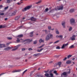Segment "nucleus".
<instances>
[{
    "label": "nucleus",
    "mask_w": 77,
    "mask_h": 77,
    "mask_svg": "<svg viewBox=\"0 0 77 77\" xmlns=\"http://www.w3.org/2000/svg\"><path fill=\"white\" fill-rule=\"evenodd\" d=\"M75 35H73L72 37H71L70 39L72 41H73V40H75Z\"/></svg>",
    "instance_id": "obj_7"
},
{
    "label": "nucleus",
    "mask_w": 77,
    "mask_h": 77,
    "mask_svg": "<svg viewBox=\"0 0 77 77\" xmlns=\"http://www.w3.org/2000/svg\"><path fill=\"white\" fill-rule=\"evenodd\" d=\"M0 15H4V13H1V14H0Z\"/></svg>",
    "instance_id": "obj_49"
},
{
    "label": "nucleus",
    "mask_w": 77,
    "mask_h": 77,
    "mask_svg": "<svg viewBox=\"0 0 77 77\" xmlns=\"http://www.w3.org/2000/svg\"><path fill=\"white\" fill-rule=\"evenodd\" d=\"M44 47V45H42L41 46L38 47L37 48H42V47Z\"/></svg>",
    "instance_id": "obj_22"
},
{
    "label": "nucleus",
    "mask_w": 77,
    "mask_h": 77,
    "mask_svg": "<svg viewBox=\"0 0 77 77\" xmlns=\"http://www.w3.org/2000/svg\"><path fill=\"white\" fill-rule=\"evenodd\" d=\"M66 59H67V58L66 57H65L63 59V60H66Z\"/></svg>",
    "instance_id": "obj_56"
},
{
    "label": "nucleus",
    "mask_w": 77,
    "mask_h": 77,
    "mask_svg": "<svg viewBox=\"0 0 77 77\" xmlns=\"http://www.w3.org/2000/svg\"><path fill=\"white\" fill-rule=\"evenodd\" d=\"M69 71L67 72V73L66 72H64L61 74V76H62V75H66V74H70V69H69Z\"/></svg>",
    "instance_id": "obj_5"
},
{
    "label": "nucleus",
    "mask_w": 77,
    "mask_h": 77,
    "mask_svg": "<svg viewBox=\"0 0 77 77\" xmlns=\"http://www.w3.org/2000/svg\"><path fill=\"white\" fill-rule=\"evenodd\" d=\"M33 32H31L30 34H31L30 36L31 37H32L33 36Z\"/></svg>",
    "instance_id": "obj_31"
},
{
    "label": "nucleus",
    "mask_w": 77,
    "mask_h": 77,
    "mask_svg": "<svg viewBox=\"0 0 77 77\" xmlns=\"http://www.w3.org/2000/svg\"><path fill=\"white\" fill-rule=\"evenodd\" d=\"M52 30H54V28H53L52 29H51Z\"/></svg>",
    "instance_id": "obj_62"
},
{
    "label": "nucleus",
    "mask_w": 77,
    "mask_h": 77,
    "mask_svg": "<svg viewBox=\"0 0 77 77\" xmlns=\"http://www.w3.org/2000/svg\"><path fill=\"white\" fill-rule=\"evenodd\" d=\"M5 73H2L1 74H0V76H2V75H3V74H4Z\"/></svg>",
    "instance_id": "obj_57"
},
{
    "label": "nucleus",
    "mask_w": 77,
    "mask_h": 77,
    "mask_svg": "<svg viewBox=\"0 0 77 77\" xmlns=\"http://www.w3.org/2000/svg\"><path fill=\"white\" fill-rule=\"evenodd\" d=\"M17 4H18L19 5H20V4H21V3H19V2H18L17 3Z\"/></svg>",
    "instance_id": "obj_59"
},
{
    "label": "nucleus",
    "mask_w": 77,
    "mask_h": 77,
    "mask_svg": "<svg viewBox=\"0 0 77 77\" xmlns=\"http://www.w3.org/2000/svg\"><path fill=\"white\" fill-rule=\"evenodd\" d=\"M44 32H45V33H47V31L46 30H45L44 31Z\"/></svg>",
    "instance_id": "obj_55"
},
{
    "label": "nucleus",
    "mask_w": 77,
    "mask_h": 77,
    "mask_svg": "<svg viewBox=\"0 0 77 77\" xmlns=\"http://www.w3.org/2000/svg\"><path fill=\"white\" fill-rule=\"evenodd\" d=\"M69 11H70V13H72V12H74V9H72L70 10Z\"/></svg>",
    "instance_id": "obj_23"
},
{
    "label": "nucleus",
    "mask_w": 77,
    "mask_h": 77,
    "mask_svg": "<svg viewBox=\"0 0 77 77\" xmlns=\"http://www.w3.org/2000/svg\"><path fill=\"white\" fill-rule=\"evenodd\" d=\"M38 42V40H35L34 42V44H36L37 42Z\"/></svg>",
    "instance_id": "obj_29"
},
{
    "label": "nucleus",
    "mask_w": 77,
    "mask_h": 77,
    "mask_svg": "<svg viewBox=\"0 0 77 77\" xmlns=\"http://www.w3.org/2000/svg\"><path fill=\"white\" fill-rule=\"evenodd\" d=\"M62 9H63V6L61 5L60 6L59 8L55 9V10H56V11H57V10H62Z\"/></svg>",
    "instance_id": "obj_6"
},
{
    "label": "nucleus",
    "mask_w": 77,
    "mask_h": 77,
    "mask_svg": "<svg viewBox=\"0 0 77 77\" xmlns=\"http://www.w3.org/2000/svg\"><path fill=\"white\" fill-rule=\"evenodd\" d=\"M68 43H67L66 44H63L61 47V49H64L65 47H66V46H68Z\"/></svg>",
    "instance_id": "obj_3"
},
{
    "label": "nucleus",
    "mask_w": 77,
    "mask_h": 77,
    "mask_svg": "<svg viewBox=\"0 0 77 77\" xmlns=\"http://www.w3.org/2000/svg\"><path fill=\"white\" fill-rule=\"evenodd\" d=\"M26 50V49L24 48H23L22 49V51H24Z\"/></svg>",
    "instance_id": "obj_45"
},
{
    "label": "nucleus",
    "mask_w": 77,
    "mask_h": 77,
    "mask_svg": "<svg viewBox=\"0 0 77 77\" xmlns=\"http://www.w3.org/2000/svg\"><path fill=\"white\" fill-rule=\"evenodd\" d=\"M11 47H8L7 48H5V49H4L5 50H10V49H11Z\"/></svg>",
    "instance_id": "obj_15"
},
{
    "label": "nucleus",
    "mask_w": 77,
    "mask_h": 77,
    "mask_svg": "<svg viewBox=\"0 0 77 77\" xmlns=\"http://www.w3.org/2000/svg\"><path fill=\"white\" fill-rule=\"evenodd\" d=\"M23 35L22 34L19 35L17 36V37L18 38H21L23 37Z\"/></svg>",
    "instance_id": "obj_25"
},
{
    "label": "nucleus",
    "mask_w": 77,
    "mask_h": 77,
    "mask_svg": "<svg viewBox=\"0 0 77 77\" xmlns=\"http://www.w3.org/2000/svg\"><path fill=\"white\" fill-rule=\"evenodd\" d=\"M58 64L59 66H60V65L61 64V63L60 62H59L58 63Z\"/></svg>",
    "instance_id": "obj_46"
},
{
    "label": "nucleus",
    "mask_w": 77,
    "mask_h": 77,
    "mask_svg": "<svg viewBox=\"0 0 77 77\" xmlns=\"http://www.w3.org/2000/svg\"><path fill=\"white\" fill-rule=\"evenodd\" d=\"M59 42V40H58L57 41H56V42H54V44H56V43H57V42Z\"/></svg>",
    "instance_id": "obj_39"
},
{
    "label": "nucleus",
    "mask_w": 77,
    "mask_h": 77,
    "mask_svg": "<svg viewBox=\"0 0 77 77\" xmlns=\"http://www.w3.org/2000/svg\"><path fill=\"white\" fill-rule=\"evenodd\" d=\"M17 50V48H14V49H13L12 50V51H15V50Z\"/></svg>",
    "instance_id": "obj_37"
},
{
    "label": "nucleus",
    "mask_w": 77,
    "mask_h": 77,
    "mask_svg": "<svg viewBox=\"0 0 77 77\" xmlns=\"http://www.w3.org/2000/svg\"><path fill=\"white\" fill-rule=\"evenodd\" d=\"M72 56V55H69L67 57V58H69V57H71Z\"/></svg>",
    "instance_id": "obj_34"
},
{
    "label": "nucleus",
    "mask_w": 77,
    "mask_h": 77,
    "mask_svg": "<svg viewBox=\"0 0 77 77\" xmlns=\"http://www.w3.org/2000/svg\"><path fill=\"white\" fill-rule=\"evenodd\" d=\"M20 46H21V45H18L15 46L14 47L15 48H16L17 49H18V48H19V47H20Z\"/></svg>",
    "instance_id": "obj_18"
},
{
    "label": "nucleus",
    "mask_w": 77,
    "mask_h": 77,
    "mask_svg": "<svg viewBox=\"0 0 77 77\" xmlns=\"http://www.w3.org/2000/svg\"><path fill=\"white\" fill-rule=\"evenodd\" d=\"M54 74H55L56 75H58V73H57V71L56 70L54 71Z\"/></svg>",
    "instance_id": "obj_26"
},
{
    "label": "nucleus",
    "mask_w": 77,
    "mask_h": 77,
    "mask_svg": "<svg viewBox=\"0 0 77 77\" xmlns=\"http://www.w3.org/2000/svg\"><path fill=\"white\" fill-rule=\"evenodd\" d=\"M72 30V27L71 26H70L69 28V32H71Z\"/></svg>",
    "instance_id": "obj_17"
},
{
    "label": "nucleus",
    "mask_w": 77,
    "mask_h": 77,
    "mask_svg": "<svg viewBox=\"0 0 77 77\" xmlns=\"http://www.w3.org/2000/svg\"><path fill=\"white\" fill-rule=\"evenodd\" d=\"M25 61H26V62H27V60H25Z\"/></svg>",
    "instance_id": "obj_64"
},
{
    "label": "nucleus",
    "mask_w": 77,
    "mask_h": 77,
    "mask_svg": "<svg viewBox=\"0 0 77 77\" xmlns=\"http://www.w3.org/2000/svg\"><path fill=\"white\" fill-rule=\"evenodd\" d=\"M44 48H42L40 49H38L37 50V51L38 52H41V51H42V50H44Z\"/></svg>",
    "instance_id": "obj_12"
},
{
    "label": "nucleus",
    "mask_w": 77,
    "mask_h": 77,
    "mask_svg": "<svg viewBox=\"0 0 77 77\" xmlns=\"http://www.w3.org/2000/svg\"><path fill=\"white\" fill-rule=\"evenodd\" d=\"M51 72H52V71H51V70H50V71H49V73H51Z\"/></svg>",
    "instance_id": "obj_60"
},
{
    "label": "nucleus",
    "mask_w": 77,
    "mask_h": 77,
    "mask_svg": "<svg viewBox=\"0 0 77 77\" xmlns=\"http://www.w3.org/2000/svg\"><path fill=\"white\" fill-rule=\"evenodd\" d=\"M34 56H38V54H34Z\"/></svg>",
    "instance_id": "obj_47"
},
{
    "label": "nucleus",
    "mask_w": 77,
    "mask_h": 77,
    "mask_svg": "<svg viewBox=\"0 0 77 77\" xmlns=\"http://www.w3.org/2000/svg\"><path fill=\"white\" fill-rule=\"evenodd\" d=\"M50 76H50V77H54L53 74L52 73H50Z\"/></svg>",
    "instance_id": "obj_30"
},
{
    "label": "nucleus",
    "mask_w": 77,
    "mask_h": 77,
    "mask_svg": "<svg viewBox=\"0 0 77 77\" xmlns=\"http://www.w3.org/2000/svg\"><path fill=\"white\" fill-rule=\"evenodd\" d=\"M27 71V69H26L25 71H24L23 72V74H24V73H25V72H26V71Z\"/></svg>",
    "instance_id": "obj_43"
},
{
    "label": "nucleus",
    "mask_w": 77,
    "mask_h": 77,
    "mask_svg": "<svg viewBox=\"0 0 77 77\" xmlns=\"http://www.w3.org/2000/svg\"><path fill=\"white\" fill-rule=\"evenodd\" d=\"M56 32V33L57 35H59V31H58V30H57Z\"/></svg>",
    "instance_id": "obj_32"
},
{
    "label": "nucleus",
    "mask_w": 77,
    "mask_h": 77,
    "mask_svg": "<svg viewBox=\"0 0 77 77\" xmlns=\"http://www.w3.org/2000/svg\"><path fill=\"white\" fill-rule=\"evenodd\" d=\"M32 8V6H28L26 7L25 8H23L22 10V11H27V10H28L29 9H30V8Z\"/></svg>",
    "instance_id": "obj_2"
},
{
    "label": "nucleus",
    "mask_w": 77,
    "mask_h": 77,
    "mask_svg": "<svg viewBox=\"0 0 77 77\" xmlns=\"http://www.w3.org/2000/svg\"><path fill=\"white\" fill-rule=\"evenodd\" d=\"M22 27V26H19L18 27L17 29H16V30H19V29H21V28Z\"/></svg>",
    "instance_id": "obj_27"
},
{
    "label": "nucleus",
    "mask_w": 77,
    "mask_h": 77,
    "mask_svg": "<svg viewBox=\"0 0 77 77\" xmlns=\"http://www.w3.org/2000/svg\"><path fill=\"white\" fill-rule=\"evenodd\" d=\"M50 39V38L48 36V35L46 36L45 38V40L46 41H48L49 40V39Z\"/></svg>",
    "instance_id": "obj_21"
},
{
    "label": "nucleus",
    "mask_w": 77,
    "mask_h": 77,
    "mask_svg": "<svg viewBox=\"0 0 77 77\" xmlns=\"http://www.w3.org/2000/svg\"><path fill=\"white\" fill-rule=\"evenodd\" d=\"M12 0H7V2L8 3H9L11 2H12Z\"/></svg>",
    "instance_id": "obj_28"
},
{
    "label": "nucleus",
    "mask_w": 77,
    "mask_h": 77,
    "mask_svg": "<svg viewBox=\"0 0 77 77\" xmlns=\"http://www.w3.org/2000/svg\"><path fill=\"white\" fill-rule=\"evenodd\" d=\"M41 3V1H39L37 3Z\"/></svg>",
    "instance_id": "obj_52"
},
{
    "label": "nucleus",
    "mask_w": 77,
    "mask_h": 77,
    "mask_svg": "<svg viewBox=\"0 0 77 77\" xmlns=\"http://www.w3.org/2000/svg\"><path fill=\"white\" fill-rule=\"evenodd\" d=\"M7 39H8V40H11V39H12V38L11 37H8Z\"/></svg>",
    "instance_id": "obj_35"
},
{
    "label": "nucleus",
    "mask_w": 77,
    "mask_h": 77,
    "mask_svg": "<svg viewBox=\"0 0 77 77\" xmlns=\"http://www.w3.org/2000/svg\"><path fill=\"white\" fill-rule=\"evenodd\" d=\"M5 47V45L4 44H0V48H3Z\"/></svg>",
    "instance_id": "obj_14"
},
{
    "label": "nucleus",
    "mask_w": 77,
    "mask_h": 77,
    "mask_svg": "<svg viewBox=\"0 0 77 77\" xmlns=\"http://www.w3.org/2000/svg\"><path fill=\"white\" fill-rule=\"evenodd\" d=\"M21 70H15L14 71H13L12 72L13 73H14V72H20V71H21Z\"/></svg>",
    "instance_id": "obj_10"
},
{
    "label": "nucleus",
    "mask_w": 77,
    "mask_h": 77,
    "mask_svg": "<svg viewBox=\"0 0 77 77\" xmlns=\"http://www.w3.org/2000/svg\"><path fill=\"white\" fill-rule=\"evenodd\" d=\"M45 11L46 12H47L48 11V9L47 8L45 9Z\"/></svg>",
    "instance_id": "obj_41"
},
{
    "label": "nucleus",
    "mask_w": 77,
    "mask_h": 77,
    "mask_svg": "<svg viewBox=\"0 0 77 77\" xmlns=\"http://www.w3.org/2000/svg\"><path fill=\"white\" fill-rule=\"evenodd\" d=\"M11 44V42L7 43L6 44V45H9V44Z\"/></svg>",
    "instance_id": "obj_50"
},
{
    "label": "nucleus",
    "mask_w": 77,
    "mask_h": 77,
    "mask_svg": "<svg viewBox=\"0 0 77 77\" xmlns=\"http://www.w3.org/2000/svg\"><path fill=\"white\" fill-rule=\"evenodd\" d=\"M3 8V6L2 5H0V9H1V8Z\"/></svg>",
    "instance_id": "obj_51"
},
{
    "label": "nucleus",
    "mask_w": 77,
    "mask_h": 77,
    "mask_svg": "<svg viewBox=\"0 0 77 77\" xmlns=\"http://www.w3.org/2000/svg\"><path fill=\"white\" fill-rule=\"evenodd\" d=\"M66 63L67 64H70L71 63V61H67Z\"/></svg>",
    "instance_id": "obj_24"
},
{
    "label": "nucleus",
    "mask_w": 77,
    "mask_h": 77,
    "mask_svg": "<svg viewBox=\"0 0 77 77\" xmlns=\"http://www.w3.org/2000/svg\"><path fill=\"white\" fill-rule=\"evenodd\" d=\"M48 29L49 30H51V26H48Z\"/></svg>",
    "instance_id": "obj_38"
},
{
    "label": "nucleus",
    "mask_w": 77,
    "mask_h": 77,
    "mask_svg": "<svg viewBox=\"0 0 77 77\" xmlns=\"http://www.w3.org/2000/svg\"><path fill=\"white\" fill-rule=\"evenodd\" d=\"M48 71H49V70H48L47 71H45V73H47V72H48Z\"/></svg>",
    "instance_id": "obj_54"
},
{
    "label": "nucleus",
    "mask_w": 77,
    "mask_h": 77,
    "mask_svg": "<svg viewBox=\"0 0 77 77\" xmlns=\"http://www.w3.org/2000/svg\"><path fill=\"white\" fill-rule=\"evenodd\" d=\"M49 37V38L50 39L51 38H52L53 37V34H49L47 35Z\"/></svg>",
    "instance_id": "obj_8"
},
{
    "label": "nucleus",
    "mask_w": 77,
    "mask_h": 77,
    "mask_svg": "<svg viewBox=\"0 0 77 77\" xmlns=\"http://www.w3.org/2000/svg\"><path fill=\"white\" fill-rule=\"evenodd\" d=\"M16 14V12H14L13 13H10V16H13V15H15Z\"/></svg>",
    "instance_id": "obj_13"
},
{
    "label": "nucleus",
    "mask_w": 77,
    "mask_h": 77,
    "mask_svg": "<svg viewBox=\"0 0 77 77\" xmlns=\"http://www.w3.org/2000/svg\"><path fill=\"white\" fill-rule=\"evenodd\" d=\"M17 42H20V41L21 40H22L21 41V42L23 43V42H26L25 43V44H26L27 43H29L30 42H31V41H32V40H30V39H25L24 40H23V39H20V40L19 39L17 38Z\"/></svg>",
    "instance_id": "obj_1"
},
{
    "label": "nucleus",
    "mask_w": 77,
    "mask_h": 77,
    "mask_svg": "<svg viewBox=\"0 0 77 77\" xmlns=\"http://www.w3.org/2000/svg\"><path fill=\"white\" fill-rule=\"evenodd\" d=\"M20 18V16H18L15 17V20H18V19H19Z\"/></svg>",
    "instance_id": "obj_16"
},
{
    "label": "nucleus",
    "mask_w": 77,
    "mask_h": 77,
    "mask_svg": "<svg viewBox=\"0 0 77 77\" xmlns=\"http://www.w3.org/2000/svg\"><path fill=\"white\" fill-rule=\"evenodd\" d=\"M30 20L31 21H36V19L33 17H31Z\"/></svg>",
    "instance_id": "obj_11"
},
{
    "label": "nucleus",
    "mask_w": 77,
    "mask_h": 77,
    "mask_svg": "<svg viewBox=\"0 0 77 77\" xmlns=\"http://www.w3.org/2000/svg\"><path fill=\"white\" fill-rule=\"evenodd\" d=\"M8 8H9V7H8V6L5 7V10H6V9H8Z\"/></svg>",
    "instance_id": "obj_40"
},
{
    "label": "nucleus",
    "mask_w": 77,
    "mask_h": 77,
    "mask_svg": "<svg viewBox=\"0 0 77 77\" xmlns=\"http://www.w3.org/2000/svg\"><path fill=\"white\" fill-rule=\"evenodd\" d=\"M63 36L62 35H59V38H61V39H62Z\"/></svg>",
    "instance_id": "obj_36"
},
{
    "label": "nucleus",
    "mask_w": 77,
    "mask_h": 77,
    "mask_svg": "<svg viewBox=\"0 0 77 77\" xmlns=\"http://www.w3.org/2000/svg\"><path fill=\"white\" fill-rule=\"evenodd\" d=\"M8 20V18H5V21H6V20Z\"/></svg>",
    "instance_id": "obj_58"
},
{
    "label": "nucleus",
    "mask_w": 77,
    "mask_h": 77,
    "mask_svg": "<svg viewBox=\"0 0 77 77\" xmlns=\"http://www.w3.org/2000/svg\"><path fill=\"white\" fill-rule=\"evenodd\" d=\"M62 24L63 28H65V22H63L62 23Z\"/></svg>",
    "instance_id": "obj_9"
},
{
    "label": "nucleus",
    "mask_w": 77,
    "mask_h": 77,
    "mask_svg": "<svg viewBox=\"0 0 77 77\" xmlns=\"http://www.w3.org/2000/svg\"><path fill=\"white\" fill-rule=\"evenodd\" d=\"M70 21L71 24H72V23H75V20L73 18H72L70 20Z\"/></svg>",
    "instance_id": "obj_4"
},
{
    "label": "nucleus",
    "mask_w": 77,
    "mask_h": 77,
    "mask_svg": "<svg viewBox=\"0 0 77 77\" xmlns=\"http://www.w3.org/2000/svg\"><path fill=\"white\" fill-rule=\"evenodd\" d=\"M72 60H75V58H73L72 59Z\"/></svg>",
    "instance_id": "obj_61"
},
{
    "label": "nucleus",
    "mask_w": 77,
    "mask_h": 77,
    "mask_svg": "<svg viewBox=\"0 0 77 77\" xmlns=\"http://www.w3.org/2000/svg\"><path fill=\"white\" fill-rule=\"evenodd\" d=\"M24 19H25V17L23 18V20H24Z\"/></svg>",
    "instance_id": "obj_63"
},
{
    "label": "nucleus",
    "mask_w": 77,
    "mask_h": 77,
    "mask_svg": "<svg viewBox=\"0 0 77 77\" xmlns=\"http://www.w3.org/2000/svg\"><path fill=\"white\" fill-rule=\"evenodd\" d=\"M29 51H31V50H32V49L31 48H29Z\"/></svg>",
    "instance_id": "obj_48"
},
{
    "label": "nucleus",
    "mask_w": 77,
    "mask_h": 77,
    "mask_svg": "<svg viewBox=\"0 0 77 77\" xmlns=\"http://www.w3.org/2000/svg\"><path fill=\"white\" fill-rule=\"evenodd\" d=\"M56 38H59V35H56Z\"/></svg>",
    "instance_id": "obj_44"
},
{
    "label": "nucleus",
    "mask_w": 77,
    "mask_h": 77,
    "mask_svg": "<svg viewBox=\"0 0 77 77\" xmlns=\"http://www.w3.org/2000/svg\"><path fill=\"white\" fill-rule=\"evenodd\" d=\"M73 47H74V45H72L70 46L69 48H73Z\"/></svg>",
    "instance_id": "obj_33"
},
{
    "label": "nucleus",
    "mask_w": 77,
    "mask_h": 77,
    "mask_svg": "<svg viewBox=\"0 0 77 77\" xmlns=\"http://www.w3.org/2000/svg\"><path fill=\"white\" fill-rule=\"evenodd\" d=\"M2 28H3V26H2V25L0 26V29H1Z\"/></svg>",
    "instance_id": "obj_53"
},
{
    "label": "nucleus",
    "mask_w": 77,
    "mask_h": 77,
    "mask_svg": "<svg viewBox=\"0 0 77 77\" xmlns=\"http://www.w3.org/2000/svg\"><path fill=\"white\" fill-rule=\"evenodd\" d=\"M57 49H60V47L59 46H57L56 48Z\"/></svg>",
    "instance_id": "obj_42"
},
{
    "label": "nucleus",
    "mask_w": 77,
    "mask_h": 77,
    "mask_svg": "<svg viewBox=\"0 0 77 77\" xmlns=\"http://www.w3.org/2000/svg\"><path fill=\"white\" fill-rule=\"evenodd\" d=\"M45 76L47 77H50V76L49 75V74L47 73H46L45 75Z\"/></svg>",
    "instance_id": "obj_19"
},
{
    "label": "nucleus",
    "mask_w": 77,
    "mask_h": 77,
    "mask_svg": "<svg viewBox=\"0 0 77 77\" xmlns=\"http://www.w3.org/2000/svg\"><path fill=\"white\" fill-rule=\"evenodd\" d=\"M39 41V42H40V43H41V42H44V40H42V39H40Z\"/></svg>",
    "instance_id": "obj_20"
}]
</instances>
